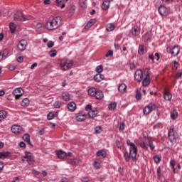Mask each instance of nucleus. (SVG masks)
Segmentation results:
<instances>
[{
	"mask_svg": "<svg viewBox=\"0 0 182 182\" xmlns=\"http://www.w3.org/2000/svg\"><path fill=\"white\" fill-rule=\"evenodd\" d=\"M118 129L120 132H123V130H124V123L123 122L119 123Z\"/></svg>",
	"mask_w": 182,
	"mask_h": 182,
	"instance_id": "48",
	"label": "nucleus"
},
{
	"mask_svg": "<svg viewBox=\"0 0 182 182\" xmlns=\"http://www.w3.org/2000/svg\"><path fill=\"white\" fill-rule=\"evenodd\" d=\"M144 50H146V46L144 45H139V50H138V53L139 55H144Z\"/></svg>",
	"mask_w": 182,
	"mask_h": 182,
	"instance_id": "33",
	"label": "nucleus"
},
{
	"mask_svg": "<svg viewBox=\"0 0 182 182\" xmlns=\"http://www.w3.org/2000/svg\"><path fill=\"white\" fill-rule=\"evenodd\" d=\"M136 97L137 100H140V99H141V93L140 92H136Z\"/></svg>",
	"mask_w": 182,
	"mask_h": 182,
	"instance_id": "62",
	"label": "nucleus"
},
{
	"mask_svg": "<svg viewBox=\"0 0 182 182\" xmlns=\"http://www.w3.org/2000/svg\"><path fill=\"white\" fill-rule=\"evenodd\" d=\"M56 156L57 157H58V159H65L68 156V154H66V152L63 151H56Z\"/></svg>",
	"mask_w": 182,
	"mask_h": 182,
	"instance_id": "18",
	"label": "nucleus"
},
{
	"mask_svg": "<svg viewBox=\"0 0 182 182\" xmlns=\"http://www.w3.org/2000/svg\"><path fill=\"white\" fill-rule=\"evenodd\" d=\"M26 46H28V41L21 40L19 41L17 48L19 50L23 51L26 49Z\"/></svg>",
	"mask_w": 182,
	"mask_h": 182,
	"instance_id": "12",
	"label": "nucleus"
},
{
	"mask_svg": "<svg viewBox=\"0 0 182 182\" xmlns=\"http://www.w3.org/2000/svg\"><path fill=\"white\" fill-rule=\"evenodd\" d=\"M94 96L96 99H103V92L100 90H97Z\"/></svg>",
	"mask_w": 182,
	"mask_h": 182,
	"instance_id": "32",
	"label": "nucleus"
},
{
	"mask_svg": "<svg viewBox=\"0 0 182 182\" xmlns=\"http://www.w3.org/2000/svg\"><path fill=\"white\" fill-rule=\"evenodd\" d=\"M112 0H104L102 4L101 8L103 11H107L109 8H110V2Z\"/></svg>",
	"mask_w": 182,
	"mask_h": 182,
	"instance_id": "16",
	"label": "nucleus"
},
{
	"mask_svg": "<svg viewBox=\"0 0 182 182\" xmlns=\"http://www.w3.org/2000/svg\"><path fill=\"white\" fill-rule=\"evenodd\" d=\"M158 11L161 16H167V15H168V9L164 5H161L159 7Z\"/></svg>",
	"mask_w": 182,
	"mask_h": 182,
	"instance_id": "11",
	"label": "nucleus"
},
{
	"mask_svg": "<svg viewBox=\"0 0 182 182\" xmlns=\"http://www.w3.org/2000/svg\"><path fill=\"white\" fill-rule=\"evenodd\" d=\"M97 91V90H96V88L95 87L90 88L88 90V95H90V96H95V95H96Z\"/></svg>",
	"mask_w": 182,
	"mask_h": 182,
	"instance_id": "36",
	"label": "nucleus"
},
{
	"mask_svg": "<svg viewBox=\"0 0 182 182\" xmlns=\"http://www.w3.org/2000/svg\"><path fill=\"white\" fill-rule=\"evenodd\" d=\"M97 156L98 157H103L105 159V157H106V151L104 150H100L97 152Z\"/></svg>",
	"mask_w": 182,
	"mask_h": 182,
	"instance_id": "35",
	"label": "nucleus"
},
{
	"mask_svg": "<svg viewBox=\"0 0 182 182\" xmlns=\"http://www.w3.org/2000/svg\"><path fill=\"white\" fill-rule=\"evenodd\" d=\"M11 156H12V154L9 151L0 152V159L2 160L4 159H8V157H11Z\"/></svg>",
	"mask_w": 182,
	"mask_h": 182,
	"instance_id": "20",
	"label": "nucleus"
},
{
	"mask_svg": "<svg viewBox=\"0 0 182 182\" xmlns=\"http://www.w3.org/2000/svg\"><path fill=\"white\" fill-rule=\"evenodd\" d=\"M174 166H176V161L174 159H171L170 161V166L172 168L174 173H176V168H174Z\"/></svg>",
	"mask_w": 182,
	"mask_h": 182,
	"instance_id": "39",
	"label": "nucleus"
},
{
	"mask_svg": "<svg viewBox=\"0 0 182 182\" xmlns=\"http://www.w3.org/2000/svg\"><path fill=\"white\" fill-rule=\"evenodd\" d=\"M143 77H144V71H141V70H136L134 73V79L136 82H140L143 80Z\"/></svg>",
	"mask_w": 182,
	"mask_h": 182,
	"instance_id": "9",
	"label": "nucleus"
},
{
	"mask_svg": "<svg viewBox=\"0 0 182 182\" xmlns=\"http://www.w3.org/2000/svg\"><path fill=\"white\" fill-rule=\"evenodd\" d=\"M171 97H173V95H171V93H170V92H168V90H165L164 95V98L165 99V100H171Z\"/></svg>",
	"mask_w": 182,
	"mask_h": 182,
	"instance_id": "26",
	"label": "nucleus"
},
{
	"mask_svg": "<svg viewBox=\"0 0 182 182\" xmlns=\"http://www.w3.org/2000/svg\"><path fill=\"white\" fill-rule=\"evenodd\" d=\"M23 139L24 140V141H26L28 143V144H29L30 146H32V144L31 143V136H29V134H26L23 136Z\"/></svg>",
	"mask_w": 182,
	"mask_h": 182,
	"instance_id": "30",
	"label": "nucleus"
},
{
	"mask_svg": "<svg viewBox=\"0 0 182 182\" xmlns=\"http://www.w3.org/2000/svg\"><path fill=\"white\" fill-rule=\"evenodd\" d=\"M19 146L21 147L22 149H25L26 147V144H25V142L21 141L19 144Z\"/></svg>",
	"mask_w": 182,
	"mask_h": 182,
	"instance_id": "61",
	"label": "nucleus"
},
{
	"mask_svg": "<svg viewBox=\"0 0 182 182\" xmlns=\"http://www.w3.org/2000/svg\"><path fill=\"white\" fill-rule=\"evenodd\" d=\"M178 66H179L178 62L176 60L173 61V68H175V70H177V69H178Z\"/></svg>",
	"mask_w": 182,
	"mask_h": 182,
	"instance_id": "58",
	"label": "nucleus"
},
{
	"mask_svg": "<svg viewBox=\"0 0 182 182\" xmlns=\"http://www.w3.org/2000/svg\"><path fill=\"white\" fill-rule=\"evenodd\" d=\"M75 119L77 122H83L86 119V114L83 112H79L75 114Z\"/></svg>",
	"mask_w": 182,
	"mask_h": 182,
	"instance_id": "14",
	"label": "nucleus"
},
{
	"mask_svg": "<svg viewBox=\"0 0 182 182\" xmlns=\"http://www.w3.org/2000/svg\"><path fill=\"white\" fill-rule=\"evenodd\" d=\"M127 90V86L124 83H121L118 87V90L120 93H125Z\"/></svg>",
	"mask_w": 182,
	"mask_h": 182,
	"instance_id": "19",
	"label": "nucleus"
},
{
	"mask_svg": "<svg viewBox=\"0 0 182 182\" xmlns=\"http://www.w3.org/2000/svg\"><path fill=\"white\" fill-rule=\"evenodd\" d=\"M43 26V24H42L41 23H37V25H36V31L37 32H41Z\"/></svg>",
	"mask_w": 182,
	"mask_h": 182,
	"instance_id": "45",
	"label": "nucleus"
},
{
	"mask_svg": "<svg viewBox=\"0 0 182 182\" xmlns=\"http://www.w3.org/2000/svg\"><path fill=\"white\" fill-rule=\"evenodd\" d=\"M9 28L11 33H14V32H15L16 29V27L15 26V23H10Z\"/></svg>",
	"mask_w": 182,
	"mask_h": 182,
	"instance_id": "43",
	"label": "nucleus"
},
{
	"mask_svg": "<svg viewBox=\"0 0 182 182\" xmlns=\"http://www.w3.org/2000/svg\"><path fill=\"white\" fill-rule=\"evenodd\" d=\"M154 57V59H156L157 61L160 60V55L159 54V53H156L155 56Z\"/></svg>",
	"mask_w": 182,
	"mask_h": 182,
	"instance_id": "63",
	"label": "nucleus"
},
{
	"mask_svg": "<svg viewBox=\"0 0 182 182\" xmlns=\"http://www.w3.org/2000/svg\"><path fill=\"white\" fill-rule=\"evenodd\" d=\"M53 117H55V114H53V112H50L47 116L48 120H52Z\"/></svg>",
	"mask_w": 182,
	"mask_h": 182,
	"instance_id": "53",
	"label": "nucleus"
},
{
	"mask_svg": "<svg viewBox=\"0 0 182 182\" xmlns=\"http://www.w3.org/2000/svg\"><path fill=\"white\" fill-rule=\"evenodd\" d=\"M148 146H149L151 150H154V149L156 147L154 146V144H153V141H151V140H148Z\"/></svg>",
	"mask_w": 182,
	"mask_h": 182,
	"instance_id": "46",
	"label": "nucleus"
},
{
	"mask_svg": "<svg viewBox=\"0 0 182 182\" xmlns=\"http://www.w3.org/2000/svg\"><path fill=\"white\" fill-rule=\"evenodd\" d=\"M95 72H97L98 74L102 73L103 72V65H98L95 69Z\"/></svg>",
	"mask_w": 182,
	"mask_h": 182,
	"instance_id": "42",
	"label": "nucleus"
},
{
	"mask_svg": "<svg viewBox=\"0 0 182 182\" xmlns=\"http://www.w3.org/2000/svg\"><path fill=\"white\" fill-rule=\"evenodd\" d=\"M154 160L156 163V164H159L161 161V157L159 155H156L154 156Z\"/></svg>",
	"mask_w": 182,
	"mask_h": 182,
	"instance_id": "40",
	"label": "nucleus"
},
{
	"mask_svg": "<svg viewBox=\"0 0 182 182\" xmlns=\"http://www.w3.org/2000/svg\"><path fill=\"white\" fill-rule=\"evenodd\" d=\"M156 109H157V105L151 102L144 108V114L147 116V114H150V113H151L153 110H156Z\"/></svg>",
	"mask_w": 182,
	"mask_h": 182,
	"instance_id": "7",
	"label": "nucleus"
},
{
	"mask_svg": "<svg viewBox=\"0 0 182 182\" xmlns=\"http://www.w3.org/2000/svg\"><path fill=\"white\" fill-rule=\"evenodd\" d=\"M61 23L62 18L57 16L47 22L46 28L48 31H55V29H58L60 26Z\"/></svg>",
	"mask_w": 182,
	"mask_h": 182,
	"instance_id": "1",
	"label": "nucleus"
},
{
	"mask_svg": "<svg viewBox=\"0 0 182 182\" xmlns=\"http://www.w3.org/2000/svg\"><path fill=\"white\" fill-rule=\"evenodd\" d=\"M14 21H17L18 22H25V21H29L31 17H28L23 14V13L21 11H16L14 15Z\"/></svg>",
	"mask_w": 182,
	"mask_h": 182,
	"instance_id": "3",
	"label": "nucleus"
},
{
	"mask_svg": "<svg viewBox=\"0 0 182 182\" xmlns=\"http://www.w3.org/2000/svg\"><path fill=\"white\" fill-rule=\"evenodd\" d=\"M95 134H100L102 133V127H97L95 129Z\"/></svg>",
	"mask_w": 182,
	"mask_h": 182,
	"instance_id": "49",
	"label": "nucleus"
},
{
	"mask_svg": "<svg viewBox=\"0 0 182 182\" xmlns=\"http://www.w3.org/2000/svg\"><path fill=\"white\" fill-rule=\"evenodd\" d=\"M63 100L65 102H69V100H71L72 96L70 95L68 92H64L62 94Z\"/></svg>",
	"mask_w": 182,
	"mask_h": 182,
	"instance_id": "23",
	"label": "nucleus"
},
{
	"mask_svg": "<svg viewBox=\"0 0 182 182\" xmlns=\"http://www.w3.org/2000/svg\"><path fill=\"white\" fill-rule=\"evenodd\" d=\"M131 33L132 36H139V35H140V28L139 26H134L131 30Z\"/></svg>",
	"mask_w": 182,
	"mask_h": 182,
	"instance_id": "15",
	"label": "nucleus"
},
{
	"mask_svg": "<svg viewBox=\"0 0 182 182\" xmlns=\"http://www.w3.org/2000/svg\"><path fill=\"white\" fill-rule=\"evenodd\" d=\"M95 23L93 21L90 20L87 22V25L85 26V29H89V28H91L92 26Z\"/></svg>",
	"mask_w": 182,
	"mask_h": 182,
	"instance_id": "47",
	"label": "nucleus"
},
{
	"mask_svg": "<svg viewBox=\"0 0 182 182\" xmlns=\"http://www.w3.org/2000/svg\"><path fill=\"white\" fill-rule=\"evenodd\" d=\"M144 78L142 80V85H144V87L149 86V85H150V69L146 68L144 70Z\"/></svg>",
	"mask_w": 182,
	"mask_h": 182,
	"instance_id": "6",
	"label": "nucleus"
},
{
	"mask_svg": "<svg viewBox=\"0 0 182 182\" xmlns=\"http://www.w3.org/2000/svg\"><path fill=\"white\" fill-rule=\"evenodd\" d=\"M8 114V112L6 111L1 109L0 110V122H2L4 119H6V116Z\"/></svg>",
	"mask_w": 182,
	"mask_h": 182,
	"instance_id": "27",
	"label": "nucleus"
},
{
	"mask_svg": "<svg viewBox=\"0 0 182 182\" xmlns=\"http://www.w3.org/2000/svg\"><path fill=\"white\" fill-rule=\"evenodd\" d=\"M11 132L15 134H18L20 132H22V127L18 125H13L11 127Z\"/></svg>",
	"mask_w": 182,
	"mask_h": 182,
	"instance_id": "17",
	"label": "nucleus"
},
{
	"mask_svg": "<svg viewBox=\"0 0 182 182\" xmlns=\"http://www.w3.org/2000/svg\"><path fill=\"white\" fill-rule=\"evenodd\" d=\"M116 29V26L114 23H108L106 26V30L107 32H113Z\"/></svg>",
	"mask_w": 182,
	"mask_h": 182,
	"instance_id": "21",
	"label": "nucleus"
},
{
	"mask_svg": "<svg viewBox=\"0 0 182 182\" xmlns=\"http://www.w3.org/2000/svg\"><path fill=\"white\" fill-rule=\"evenodd\" d=\"M115 143H116V146L118 147V149H122V147H123V144L122 143V141H120L119 140H116Z\"/></svg>",
	"mask_w": 182,
	"mask_h": 182,
	"instance_id": "52",
	"label": "nucleus"
},
{
	"mask_svg": "<svg viewBox=\"0 0 182 182\" xmlns=\"http://www.w3.org/2000/svg\"><path fill=\"white\" fill-rule=\"evenodd\" d=\"M9 70H15L16 69V65H10L9 67Z\"/></svg>",
	"mask_w": 182,
	"mask_h": 182,
	"instance_id": "60",
	"label": "nucleus"
},
{
	"mask_svg": "<svg viewBox=\"0 0 182 182\" xmlns=\"http://www.w3.org/2000/svg\"><path fill=\"white\" fill-rule=\"evenodd\" d=\"M21 106H29V99L24 98L21 102Z\"/></svg>",
	"mask_w": 182,
	"mask_h": 182,
	"instance_id": "41",
	"label": "nucleus"
},
{
	"mask_svg": "<svg viewBox=\"0 0 182 182\" xmlns=\"http://www.w3.org/2000/svg\"><path fill=\"white\" fill-rule=\"evenodd\" d=\"M55 43L53 41H49L47 44L48 48H53Z\"/></svg>",
	"mask_w": 182,
	"mask_h": 182,
	"instance_id": "59",
	"label": "nucleus"
},
{
	"mask_svg": "<svg viewBox=\"0 0 182 182\" xmlns=\"http://www.w3.org/2000/svg\"><path fill=\"white\" fill-rule=\"evenodd\" d=\"M53 106L55 109H59V108H60V106H62V103L59 101H56L54 103Z\"/></svg>",
	"mask_w": 182,
	"mask_h": 182,
	"instance_id": "50",
	"label": "nucleus"
},
{
	"mask_svg": "<svg viewBox=\"0 0 182 182\" xmlns=\"http://www.w3.org/2000/svg\"><path fill=\"white\" fill-rule=\"evenodd\" d=\"M68 1V0H55V2L57 6H60L61 9H63V8H65V3Z\"/></svg>",
	"mask_w": 182,
	"mask_h": 182,
	"instance_id": "25",
	"label": "nucleus"
},
{
	"mask_svg": "<svg viewBox=\"0 0 182 182\" xmlns=\"http://www.w3.org/2000/svg\"><path fill=\"white\" fill-rule=\"evenodd\" d=\"M178 116V113L176 110H173L171 113V118L173 119V120H176V119H177Z\"/></svg>",
	"mask_w": 182,
	"mask_h": 182,
	"instance_id": "37",
	"label": "nucleus"
},
{
	"mask_svg": "<svg viewBox=\"0 0 182 182\" xmlns=\"http://www.w3.org/2000/svg\"><path fill=\"white\" fill-rule=\"evenodd\" d=\"M61 70H68L73 66V61L69 60H62L60 64Z\"/></svg>",
	"mask_w": 182,
	"mask_h": 182,
	"instance_id": "4",
	"label": "nucleus"
},
{
	"mask_svg": "<svg viewBox=\"0 0 182 182\" xmlns=\"http://www.w3.org/2000/svg\"><path fill=\"white\" fill-rule=\"evenodd\" d=\"M94 167L95 168H96L97 170H99L100 168V163H99L98 161H95L94 162Z\"/></svg>",
	"mask_w": 182,
	"mask_h": 182,
	"instance_id": "55",
	"label": "nucleus"
},
{
	"mask_svg": "<svg viewBox=\"0 0 182 182\" xmlns=\"http://www.w3.org/2000/svg\"><path fill=\"white\" fill-rule=\"evenodd\" d=\"M68 109L70 112H75V110H76V104L73 102H70L68 105Z\"/></svg>",
	"mask_w": 182,
	"mask_h": 182,
	"instance_id": "24",
	"label": "nucleus"
},
{
	"mask_svg": "<svg viewBox=\"0 0 182 182\" xmlns=\"http://www.w3.org/2000/svg\"><path fill=\"white\" fill-rule=\"evenodd\" d=\"M97 114V111L92 110L90 109L88 112V116L90 119H93V117H96V115Z\"/></svg>",
	"mask_w": 182,
	"mask_h": 182,
	"instance_id": "34",
	"label": "nucleus"
},
{
	"mask_svg": "<svg viewBox=\"0 0 182 182\" xmlns=\"http://www.w3.org/2000/svg\"><path fill=\"white\" fill-rule=\"evenodd\" d=\"M50 58H55L58 55V51L56 50H52L49 52Z\"/></svg>",
	"mask_w": 182,
	"mask_h": 182,
	"instance_id": "44",
	"label": "nucleus"
},
{
	"mask_svg": "<svg viewBox=\"0 0 182 182\" xmlns=\"http://www.w3.org/2000/svg\"><path fill=\"white\" fill-rule=\"evenodd\" d=\"M157 176H158V178H160V177H161V167L159 166L157 168Z\"/></svg>",
	"mask_w": 182,
	"mask_h": 182,
	"instance_id": "54",
	"label": "nucleus"
},
{
	"mask_svg": "<svg viewBox=\"0 0 182 182\" xmlns=\"http://www.w3.org/2000/svg\"><path fill=\"white\" fill-rule=\"evenodd\" d=\"M23 93V90L21 87L16 88L13 91V95L15 96L16 99H19V97H21V96H22Z\"/></svg>",
	"mask_w": 182,
	"mask_h": 182,
	"instance_id": "13",
	"label": "nucleus"
},
{
	"mask_svg": "<svg viewBox=\"0 0 182 182\" xmlns=\"http://www.w3.org/2000/svg\"><path fill=\"white\" fill-rule=\"evenodd\" d=\"M139 146L141 149H144V150H147L149 149V141H140L139 142Z\"/></svg>",
	"mask_w": 182,
	"mask_h": 182,
	"instance_id": "28",
	"label": "nucleus"
},
{
	"mask_svg": "<svg viewBox=\"0 0 182 182\" xmlns=\"http://www.w3.org/2000/svg\"><path fill=\"white\" fill-rule=\"evenodd\" d=\"M24 159H26V161H27L31 166H32V164H33L35 163V159H34V158H33V154H32V153H31V152L26 151V152H25Z\"/></svg>",
	"mask_w": 182,
	"mask_h": 182,
	"instance_id": "10",
	"label": "nucleus"
},
{
	"mask_svg": "<svg viewBox=\"0 0 182 182\" xmlns=\"http://www.w3.org/2000/svg\"><path fill=\"white\" fill-rule=\"evenodd\" d=\"M168 138L171 143H176L177 141V132L174 131V127H171L168 134Z\"/></svg>",
	"mask_w": 182,
	"mask_h": 182,
	"instance_id": "5",
	"label": "nucleus"
},
{
	"mask_svg": "<svg viewBox=\"0 0 182 182\" xmlns=\"http://www.w3.org/2000/svg\"><path fill=\"white\" fill-rule=\"evenodd\" d=\"M70 164L73 166H79L82 163L80 159H74L70 161Z\"/></svg>",
	"mask_w": 182,
	"mask_h": 182,
	"instance_id": "29",
	"label": "nucleus"
},
{
	"mask_svg": "<svg viewBox=\"0 0 182 182\" xmlns=\"http://www.w3.org/2000/svg\"><path fill=\"white\" fill-rule=\"evenodd\" d=\"M127 146H129V151H130V155L132 156V161H137V146H136V145L132 142V141H130V139H128L127 141Z\"/></svg>",
	"mask_w": 182,
	"mask_h": 182,
	"instance_id": "2",
	"label": "nucleus"
},
{
	"mask_svg": "<svg viewBox=\"0 0 182 182\" xmlns=\"http://www.w3.org/2000/svg\"><path fill=\"white\" fill-rule=\"evenodd\" d=\"M85 110H86L87 112H90V110H92V105H87V106L85 107Z\"/></svg>",
	"mask_w": 182,
	"mask_h": 182,
	"instance_id": "64",
	"label": "nucleus"
},
{
	"mask_svg": "<svg viewBox=\"0 0 182 182\" xmlns=\"http://www.w3.org/2000/svg\"><path fill=\"white\" fill-rule=\"evenodd\" d=\"M113 55V50H109L105 55V58H109V56H112Z\"/></svg>",
	"mask_w": 182,
	"mask_h": 182,
	"instance_id": "56",
	"label": "nucleus"
},
{
	"mask_svg": "<svg viewBox=\"0 0 182 182\" xmlns=\"http://www.w3.org/2000/svg\"><path fill=\"white\" fill-rule=\"evenodd\" d=\"M167 53H170L172 56H177L180 53V47L178 46H175L172 48H166Z\"/></svg>",
	"mask_w": 182,
	"mask_h": 182,
	"instance_id": "8",
	"label": "nucleus"
},
{
	"mask_svg": "<svg viewBox=\"0 0 182 182\" xmlns=\"http://www.w3.org/2000/svg\"><path fill=\"white\" fill-rule=\"evenodd\" d=\"M143 39H144V42H147V41H149L150 40V34L149 33H146L143 36Z\"/></svg>",
	"mask_w": 182,
	"mask_h": 182,
	"instance_id": "51",
	"label": "nucleus"
},
{
	"mask_svg": "<svg viewBox=\"0 0 182 182\" xmlns=\"http://www.w3.org/2000/svg\"><path fill=\"white\" fill-rule=\"evenodd\" d=\"M124 158L125 159V161L129 163L132 159V155L130 154V150H129V154L127 153V151L124 153Z\"/></svg>",
	"mask_w": 182,
	"mask_h": 182,
	"instance_id": "31",
	"label": "nucleus"
},
{
	"mask_svg": "<svg viewBox=\"0 0 182 182\" xmlns=\"http://www.w3.org/2000/svg\"><path fill=\"white\" fill-rule=\"evenodd\" d=\"M105 79V75L102 74H97L94 76V80L95 82H102Z\"/></svg>",
	"mask_w": 182,
	"mask_h": 182,
	"instance_id": "22",
	"label": "nucleus"
},
{
	"mask_svg": "<svg viewBox=\"0 0 182 182\" xmlns=\"http://www.w3.org/2000/svg\"><path fill=\"white\" fill-rule=\"evenodd\" d=\"M69 14L70 15H73L75 14V7L72 6L69 9Z\"/></svg>",
	"mask_w": 182,
	"mask_h": 182,
	"instance_id": "57",
	"label": "nucleus"
},
{
	"mask_svg": "<svg viewBox=\"0 0 182 182\" xmlns=\"http://www.w3.org/2000/svg\"><path fill=\"white\" fill-rule=\"evenodd\" d=\"M117 106V103H116V102H111L108 105V109H109V110H114L116 109Z\"/></svg>",
	"mask_w": 182,
	"mask_h": 182,
	"instance_id": "38",
	"label": "nucleus"
}]
</instances>
